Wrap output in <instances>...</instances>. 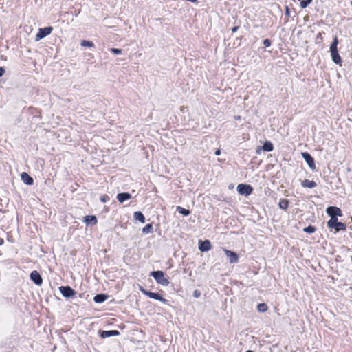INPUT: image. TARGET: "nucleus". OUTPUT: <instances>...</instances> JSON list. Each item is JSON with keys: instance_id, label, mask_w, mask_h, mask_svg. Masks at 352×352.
Instances as JSON below:
<instances>
[{"instance_id": "1", "label": "nucleus", "mask_w": 352, "mask_h": 352, "mask_svg": "<svg viewBox=\"0 0 352 352\" xmlns=\"http://www.w3.org/2000/svg\"><path fill=\"white\" fill-rule=\"evenodd\" d=\"M338 39L337 36L333 38V40L330 45V52L332 60L338 65H341L342 60L340 56L338 50Z\"/></svg>"}, {"instance_id": "2", "label": "nucleus", "mask_w": 352, "mask_h": 352, "mask_svg": "<svg viewBox=\"0 0 352 352\" xmlns=\"http://www.w3.org/2000/svg\"><path fill=\"white\" fill-rule=\"evenodd\" d=\"M150 276L155 280L157 283L163 286H168L170 283L168 279L165 278L164 272L161 270L153 271L150 273Z\"/></svg>"}, {"instance_id": "3", "label": "nucleus", "mask_w": 352, "mask_h": 352, "mask_svg": "<svg viewBox=\"0 0 352 352\" xmlns=\"http://www.w3.org/2000/svg\"><path fill=\"white\" fill-rule=\"evenodd\" d=\"M327 227L329 228L335 229L336 232L340 231V230H346V226L345 223L338 221V218L335 219H330L327 221Z\"/></svg>"}, {"instance_id": "4", "label": "nucleus", "mask_w": 352, "mask_h": 352, "mask_svg": "<svg viewBox=\"0 0 352 352\" xmlns=\"http://www.w3.org/2000/svg\"><path fill=\"white\" fill-rule=\"evenodd\" d=\"M140 290L143 294L146 295V296L149 297L150 298L157 300L163 302L164 304H168V300L167 299L164 298L163 296H162L159 293L148 291V290L144 289L142 287H140Z\"/></svg>"}, {"instance_id": "5", "label": "nucleus", "mask_w": 352, "mask_h": 352, "mask_svg": "<svg viewBox=\"0 0 352 352\" xmlns=\"http://www.w3.org/2000/svg\"><path fill=\"white\" fill-rule=\"evenodd\" d=\"M236 189L239 195L244 196L250 195L254 190L253 187L251 185L246 184H239Z\"/></svg>"}, {"instance_id": "6", "label": "nucleus", "mask_w": 352, "mask_h": 352, "mask_svg": "<svg viewBox=\"0 0 352 352\" xmlns=\"http://www.w3.org/2000/svg\"><path fill=\"white\" fill-rule=\"evenodd\" d=\"M53 30V28L52 26L45 27L43 28H39L38 31L36 35L35 40L36 41H38L42 38H45L47 35L50 34Z\"/></svg>"}, {"instance_id": "7", "label": "nucleus", "mask_w": 352, "mask_h": 352, "mask_svg": "<svg viewBox=\"0 0 352 352\" xmlns=\"http://www.w3.org/2000/svg\"><path fill=\"white\" fill-rule=\"evenodd\" d=\"M59 291L63 297L69 298L76 296V292L70 286H60Z\"/></svg>"}, {"instance_id": "8", "label": "nucleus", "mask_w": 352, "mask_h": 352, "mask_svg": "<svg viewBox=\"0 0 352 352\" xmlns=\"http://www.w3.org/2000/svg\"><path fill=\"white\" fill-rule=\"evenodd\" d=\"M327 214L331 219L338 218L342 216V212L340 208L336 206H329L326 210Z\"/></svg>"}, {"instance_id": "9", "label": "nucleus", "mask_w": 352, "mask_h": 352, "mask_svg": "<svg viewBox=\"0 0 352 352\" xmlns=\"http://www.w3.org/2000/svg\"><path fill=\"white\" fill-rule=\"evenodd\" d=\"M302 157L304 159V160L307 162L309 167L312 170H314L316 169L315 161L314 157L311 155V154L307 152H303L302 153Z\"/></svg>"}, {"instance_id": "10", "label": "nucleus", "mask_w": 352, "mask_h": 352, "mask_svg": "<svg viewBox=\"0 0 352 352\" xmlns=\"http://www.w3.org/2000/svg\"><path fill=\"white\" fill-rule=\"evenodd\" d=\"M30 278L36 285H41L43 283V278L36 270H34L30 273Z\"/></svg>"}, {"instance_id": "11", "label": "nucleus", "mask_w": 352, "mask_h": 352, "mask_svg": "<svg viewBox=\"0 0 352 352\" xmlns=\"http://www.w3.org/2000/svg\"><path fill=\"white\" fill-rule=\"evenodd\" d=\"M223 251L230 263H236L239 261V256L235 252L226 249H223Z\"/></svg>"}, {"instance_id": "12", "label": "nucleus", "mask_w": 352, "mask_h": 352, "mask_svg": "<svg viewBox=\"0 0 352 352\" xmlns=\"http://www.w3.org/2000/svg\"><path fill=\"white\" fill-rule=\"evenodd\" d=\"M212 248L211 243L209 240H200L199 241V250L202 252H208Z\"/></svg>"}, {"instance_id": "13", "label": "nucleus", "mask_w": 352, "mask_h": 352, "mask_svg": "<svg viewBox=\"0 0 352 352\" xmlns=\"http://www.w3.org/2000/svg\"><path fill=\"white\" fill-rule=\"evenodd\" d=\"M99 333L102 338H107L111 336H119L120 331L118 330L100 331Z\"/></svg>"}, {"instance_id": "14", "label": "nucleus", "mask_w": 352, "mask_h": 352, "mask_svg": "<svg viewBox=\"0 0 352 352\" xmlns=\"http://www.w3.org/2000/svg\"><path fill=\"white\" fill-rule=\"evenodd\" d=\"M21 177L25 184L32 185L34 184L33 178L25 172L21 173Z\"/></svg>"}, {"instance_id": "15", "label": "nucleus", "mask_w": 352, "mask_h": 352, "mask_svg": "<svg viewBox=\"0 0 352 352\" xmlns=\"http://www.w3.org/2000/svg\"><path fill=\"white\" fill-rule=\"evenodd\" d=\"M131 198V195L129 192H120L117 195V199L120 203H123Z\"/></svg>"}, {"instance_id": "16", "label": "nucleus", "mask_w": 352, "mask_h": 352, "mask_svg": "<svg viewBox=\"0 0 352 352\" xmlns=\"http://www.w3.org/2000/svg\"><path fill=\"white\" fill-rule=\"evenodd\" d=\"M83 221L87 225H95L97 223V218L94 215H87L84 217Z\"/></svg>"}, {"instance_id": "17", "label": "nucleus", "mask_w": 352, "mask_h": 352, "mask_svg": "<svg viewBox=\"0 0 352 352\" xmlns=\"http://www.w3.org/2000/svg\"><path fill=\"white\" fill-rule=\"evenodd\" d=\"M108 298V295L105 294H98L94 297V301L96 303L104 302Z\"/></svg>"}, {"instance_id": "18", "label": "nucleus", "mask_w": 352, "mask_h": 352, "mask_svg": "<svg viewBox=\"0 0 352 352\" xmlns=\"http://www.w3.org/2000/svg\"><path fill=\"white\" fill-rule=\"evenodd\" d=\"M262 149L266 152H271L274 150V145L270 141H265L262 146Z\"/></svg>"}, {"instance_id": "19", "label": "nucleus", "mask_w": 352, "mask_h": 352, "mask_svg": "<svg viewBox=\"0 0 352 352\" xmlns=\"http://www.w3.org/2000/svg\"><path fill=\"white\" fill-rule=\"evenodd\" d=\"M301 185L304 188H313L317 186L316 183L314 181H311L309 179H305L304 181H302Z\"/></svg>"}, {"instance_id": "20", "label": "nucleus", "mask_w": 352, "mask_h": 352, "mask_svg": "<svg viewBox=\"0 0 352 352\" xmlns=\"http://www.w3.org/2000/svg\"><path fill=\"white\" fill-rule=\"evenodd\" d=\"M133 217L136 221H138L142 223L145 222V217L140 211L135 212L133 214Z\"/></svg>"}, {"instance_id": "21", "label": "nucleus", "mask_w": 352, "mask_h": 352, "mask_svg": "<svg viewBox=\"0 0 352 352\" xmlns=\"http://www.w3.org/2000/svg\"><path fill=\"white\" fill-rule=\"evenodd\" d=\"M176 211L184 217H187L190 214L189 210L182 208V206H177Z\"/></svg>"}, {"instance_id": "22", "label": "nucleus", "mask_w": 352, "mask_h": 352, "mask_svg": "<svg viewBox=\"0 0 352 352\" xmlns=\"http://www.w3.org/2000/svg\"><path fill=\"white\" fill-rule=\"evenodd\" d=\"M153 232V226L151 223L146 224L142 228V233L144 234H150Z\"/></svg>"}, {"instance_id": "23", "label": "nucleus", "mask_w": 352, "mask_h": 352, "mask_svg": "<svg viewBox=\"0 0 352 352\" xmlns=\"http://www.w3.org/2000/svg\"><path fill=\"white\" fill-rule=\"evenodd\" d=\"M278 206L283 210H287L289 207V201L286 199H281L278 203Z\"/></svg>"}, {"instance_id": "24", "label": "nucleus", "mask_w": 352, "mask_h": 352, "mask_svg": "<svg viewBox=\"0 0 352 352\" xmlns=\"http://www.w3.org/2000/svg\"><path fill=\"white\" fill-rule=\"evenodd\" d=\"M267 305L264 302L259 303L257 306V309L260 312H265L267 310Z\"/></svg>"}, {"instance_id": "25", "label": "nucleus", "mask_w": 352, "mask_h": 352, "mask_svg": "<svg viewBox=\"0 0 352 352\" xmlns=\"http://www.w3.org/2000/svg\"><path fill=\"white\" fill-rule=\"evenodd\" d=\"M80 45L82 47H94V43L91 41H87V40H82L80 43Z\"/></svg>"}, {"instance_id": "26", "label": "nucleus", "mask_w": 352, "mask_h": 352, "mask_svg": "<svg viewBox=\"0 0 352 352\" xmlns=\"http://www.w3.org/2000/svg\"><path fill=\"white\" fill-rule=\"evenodd\" d=\"M316 230V227L313 226H309L307 227H305L304 229H303V231L307 234H312L314 232H315Z\"/></svg>"}, {"instance_id": "27", "label": "nucleus", "mask_w": 352, "mask_h": 352, "mask_svg": "<svg viewBox=\"0 0 352 352\" xmlns=\"http://www.w3.org/2000/svg\"><path fill=\"white\" fill-rule=\"evenodd\" d=\"M324 34V32H318L316 35V43L320 44L323 41V36L322 35Z\"/></svg>"}, {"instance_id": "28", "label": "nucleus", "mask_w": 352, "mask_h": 352, "mask_svg": "<svg viewBox=\"0 0 352 352\" xmlns=\"http://www.w3.org/2000/svg\"><path fill=\"white\" fill-rule=\"evenodd\" d=\"M309 4H311V3L309 2V0L308 1H306V0H301V1H300V6L302 8H307Z\"/></svg>"}, {"instance_id": "29", "label": "nucleus", "mask_w": 352, "mask_h": 352, "mask_svg": "<svg viewBox=\"0 0 352 352\" xmlns=\"http://www.w3.org/2000/svg\"><path fill=\"white\" fill-rule=\"evenodd\" d=\"M110 52L114 54H122V50L118 48H111Z\"/></svg>"}, {"instance_id": "30", "label": "nucleus", "mask_w": 352, "mask_h": 352, "mask_svg": "<svg viewBox=\"0 0 352 352\" xmlns=\"http://www.w3.org/2000/svg\"><path fill=\"white\" fill-rule=\"evenodd\" d=\"M100 199L102 203H106L107 201H108L109 200V197L108 195H104L100 196Z\"/></svg>"}, {"instance_id": "31", "label": "nucleus", "mask_w": 352, "mask_h": 352, "mask_svg": "<svg viewBox=\"0 0 352 352\" xmlns=\"http://www.w3.org/2000/svg\"><path fill=\"white\" fill-rule=\"evenodd\" d=\"M263 43V45H265V47H268L272 45V41L269 38L265 39Z\"/></svg>"}, {"instance_id": "32", "label": "nucleus", "mask_w": 352, "mask_h": 352, "mask_svg": "<svg viewBox=\"0 0 352 352\" xmlns=\"http://www.w3.org/2000/svg\"><path fill=\"white\" fill-rule=\"evenodd\" d=\"M285 10V14L289 18L290 16V10H289V8L287 6H286Z\"/></svg>"}, {"instance_id": "33", "label": "nucleus", "mask_w": 352, "mask_h": 352, "mask_svg": "<svg viewBox=\"0 0 352 352\" xmlns=\"http://www.w3.org/2000/svg\"><path fill=\"white\" fill-rule=\"evenodd\" d=\"M201 295V293L198 290H195L193 292V296L195 298H199Z\"/></svg>"}, {"instance_id": "34", "label": "nucleus", "mask_w": 352, "mask_h": 352, "mask_svg": "<svg viewBox=\"0 0 352 352\" xmlns=\"http://www.w3.org/2000/svg\"><path fill=\"white\" fill-rule=\"evenodd\" d=\"M6 70L4 67H0V77L3 76V75L5 74Z\"/></svg>"}, {"instance_id": "35", "label": "nucleus", "mask_w": 352, "mask_h": 352, "mask_svg": "<svg viewBox=\"0 0 352 352\" xmlns=\"http://www.w3.org/2000/svg\"><path fill=\"white\" fill-rule=\"evenodd\" d=\"M239 28V25H236V26L233 27L232 28V33L236 32L238 30Z\"/></svg>"}, {"instance_id": "36", "label": "nucleus", "mask_w": 352, "mask_h": 352, "mask_svg": "<svg viewBox=\"0 0 352 352\" xmlns=\"http://www.w3.org/2000/svg\"><path fill=\"white\" fill-rule=\"evenodd\" d=\"M261 150H263L262 146H258L256 150V153L260 154Z\"/></svg>"}, {"instance_id": "37", "label": "nucleus", "mask_w": 352, "mask_h": 352, "mask_svg": "<svg viewBox=\"0 0 352 352\" xmlns=\"http://www.w3.org/2000/svg\"><path fill=\"white\" fill-rule=\"evenodd\" d=\"M221 154V151L220 149H217L215 152H214V155H219Z\"/></svg>"}, {"instance_id": "38", "label": "nucleus", "mask_w": 352, "mask_h": 352, "mask_svg": "<svg viewBox=\"0 0 352 352\" xmlns=\"http://www.w3.org/2000/svg\"><path fill=\"white\" fill-rule=\"evenodd\" d=\"M4 243V241L3 239L0 238V245H2Z\"/></svg>"}, {"instance_id": "39", "label": "nucleus", "mask_w": 352, "mask_h": 352, "mask_svg": "<svg viewBox=\"0 0 352 352\" xmlns=\"http://www.w3.org/2000/svg\"><path fill=\"white\" fill-rule=\"evenodd\" d=\"M80 13V11H78L77 14H76V16H77Z\"/></svg>"}]
</instances>
